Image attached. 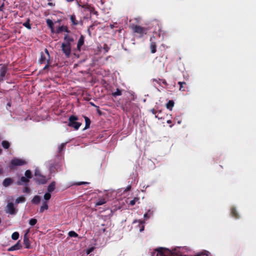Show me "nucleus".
Listing matches in <instances>:
<instances>
[{"label":"nucleus","instance_id":"nucleus-32","mask_svg":"<svg viewBox=\"0 0 256 256\" xmlns=\"http://www.w3.org/2000/svg\"><path fill=\"white\" fill-rule=\"evenodd\" d=\"M138 198H134V200H132L130 202V204L131 205V206H134L135 204H136V201H138Z\"/></svg>","mask_w":256,"mask_h":256},{"label":"nucleus","instance_id":"nucleus-12","mask_svg":"<svg viewBox=\"0 0 256 256\" xmlns=\"http://www.w3.org/2000/svg\"><path fill=\"white\" fill-rule=\"evenodd\" d=\"M62 32H68L67 28L65 26H60L56 30V32L60 33Z\"/></svg>","mask_w":256,"mask_h":256},{"label":"nucleus","instance_id":"nucleus-33","mask_svg":"<svg viewBox=\"0 0 256 256\" xmlns=\"http://www.w3.org/2000/svg\"><path fill=\"white\" fill-rule=\"evenodd\" d=\"M70 20L74 24H77V22H75V16H71Z\"/></svg>","mask_w":256,"mask_h":256},{"label":"nucleus","instance_id":"nucleus-41","mask_svg":"<svg viewBox=\"0 0 256 256\" xmlns=\"http://www.w3.org/2000/svg\"><path fill=\"white\" fill-rule=\"evenodd\" d=\"M46 52L48 54V52L46 50Z\"/></svg>","mask_w":256,"mask_h":256},{"label":"nucleus","instance_id":"nucleus-29","mask_svg":"<svg viewBox=\"0 0 256 256\" xmlns=\"http://www.w3.org/2000/svg\"><path fill=\"white\" fill-rule=\"evenodd\" d=\"M25 176L28 178H30L32 177V174L30 170H27L25 172Z\"/></svg>","mask_w":256,"mask_h":256},{"label":"nucleus","instance_id":"nucleus-4","mask_svg":"<svg viewBox=\"0 0 256 256\" xmlns=\"http://www.w3.org/2000/svg\"><path fill=\"white\" fill-rule=\"evenodd\" d=\"M6 212L10 214H14L16 213V210L14 205L12 202L8 204L6 208Z\"/></svg>","mask_w":256,"mask_h":256},{"label":"nucleus","instance_id":"nucleus-40","mask_svg":"<svg viewBox=\"0 0 256 256\" xmlns=\"http://www.w3.org/2000/svg\"><path fill=\"white\" fill-rule=\"evenodd\" d=\"M167 122L168 123H170L171 121L170 120H168L167 121Z\"/></svg>","mask_w":256,"mask_h":256},{"label":"nucleus","instance_id":"nucleus-37","mask_svg":"<svg viewBox=\"0 0 256 256\" xmlns=\"http://www.w3.org/2000/svg\"><path fill=\"white\" fill-rule=\"evenodd\" d=\"M24 192H29V190H28V188H26L25 190H24Z\"/></svg>","mask_w":256,"mask_h":256},{"label":"nucleus","instance_id":"nucleus-43","mask_svg":"<svg viewBox=\"0 0 256 256\" xmlns=\"http://www.w3.org/2000/svg\"><path fill=\"white\" fill-rule=\"evenodd\" d=\"M234 210H232V213L234 214Z\"/></svg>","mask_w":256,"mask_h":256},{"label":"nucleus","instance_id":"nucleus-7","mask_svg":"<svg viewBox=\"0 0 256 256\" xmlns=\"http://www.w3.org/2000/svg\"><path fill=\"white\" fill-rule=\"evenodd\" d=\"M12 182V180L10 178H6L3 181V185L5 187L8 186L10 185Z\"/></svg>","mask_w":256,"mask_h":256},{"label":"nucleus","instance_id":"nucleus-10","mask_svg":"<svg viewBox=\"0 0 256 256\" xmlns=\"http://www.w3.org/2000/svg\"><path fill=\"white\" fill-rule=\"evenodd\" d=\"M174 106V102L173 100H169L166 104V107L168 109L172 110L173 106Z\"/></svg>","mask_w":256,"mask_h":256},{"label":"nucleus","instance_id":"nucleus-27","mask_svg":"<svg viewBox=\"0 0 256 256\" xmlns=\"http://www.w3.org/2000/svg\"><path fill=\"white\" fill-rule=\"evenodd\" d=\"M37 222V220L36 218H32L29 221V224L30 225L33 226L36 224Z\"/></svg>","mask_w":256,"mask_h":256},{"label":"nucleus","instance_id":"nucleus-44","mask_svg":"<svg viewBox=\"0 0 256 256\" xmlns=\"http://www.w3.org/2000/svg\"><path fill=\"white\" fill-rule=\"evenodd\" d=\"M0 10H2V6L0 7Z\"/></svg>","mask_w":256,"mask_h":256},{"label":"nucleus","instance_id":"nucleus-39","mask_svg":"<svg viewBox=\"0 0 256 256\" xmlns=\"http://www.w3.org/2000/svg\"><path fill=\"white\" fill-rule=\"evenodd\" d=\"M35 175L36 176H38V171H36V172H35Z\"/></svg>","mask_w":256,"mask_h":256},{"label":"nucleus","instance_id":"nucleus-24","mask_svg":"<svg viewBox=\"0 0 256 256\" xmlns=\"http://www.w3.org/2000/svg\"><path fill=\"white\" fill-rule=\"evenodd\" d=\"M38 180L39 181V183L44 184L46 182V180L44 178L40 176V178H37Z\"/></svg>","mask_w":256,"mask_h":256},{"label":"nucleus","instance_id":"nucleus-20","mask_svg":"<svg viewBox=\"0 0 256 256\" xmlns=\"http://www.w3.org/2000/svg\"><path fill=\"white\" fill-rule=\"evenodd\" d=\"M150 50L152 53H154L156 52V45L154 43H151Z\"/></svg>","mask_w":256,"mask_h":256},{"label":"nucleus","instance_id":"nucleus-25","mask_svg":"<svg viewBox=\"0 0 256 256\" xmlns=\"http://www.w3.org/2000/svg\"><path fill=\"white\" fill-rule=\"evenodd\" d=\"M64 40L66 42V44H68V43L70 44V42L73 41V39L72 38L68 36H65Z\"/></svg>","mask_w":256,"mask_h":256},{"label":"nucleus","instance_id":"nucleus-3","mask_svg":"<svg viewBox=\"0 0 256 256\" xmlns=\"http://www.w3.org/2000/svg\"><path fill=\"white\" fill-rule=\"evenodd\" d=\"M26 160L22 159L14 158L10 162V168H12L16 166H20L26 164Z\"/></svg>","mask_w":256,"mask_h":256},{"label":"nucleus","instance_id":"nucleus-13","mask_svg":"<svg viewBox=\"0 0 256 256\" xmlns=\"http://www.w3.org/2000/svg\"><path fill=\"white\" fill-rule=\"evenodd\" d=\"M55 188V183L52 182L51 183L48 188V192H52L54 190Z\"/></svg>","mask_w":256,"mask_h":256},{"label":"nucleus","instance_id":"nucleus-28","mask_svg":"<svg viewBox=\"0 0 256 256\" xmlns=\"http://www.w3.org/2000/svg\"><path fill=\"white\" fill-rule=\"evenodd\" d=\"M68 236L70 237H77L78 236V234L74 231L70 232H68Z\"/></svg>","mask_w":256,"mask_h":256},{"label":"nucleus","instance_id":"nucleus-8","mask_svg":"<svg viewBox=\"0 0 256 256\" xmlns=\"http://www.w3.org/2000/svg\"><path fill=\"white\" fill-rule=\"evenodd\" d=\"M48 204L46 202H43L42 206L40 208V212H42L48 209Z\"/></svg>","mask_w":256,"mask_h":256},{"label":"nucleus","instance_id":"nucleus-23","mask_svg":"<svg viewBox=\"0 0 256 256\" xmlns=\"http://www.w3.org/2000/svg\"><path fill=\"white\" fill-rule=\"evenodd\" d=\"M2 146L5 148H8L10 146V144L7 141H3L2 142Z\"/></svg>","mask_w":256,"mask_h":256},{"label":"nucleus","instance_id":"nucleus-11","mask_svg":"<svg viewBox=\"0 0 256 256\" xmlns=\"http://www.w3.org/2000/svg\"><path fill=\"white\" fill-rule=\"evenodd\" d=\"M134 30L136 32L142 33L143 29L140 26H136L133 27Z\"/></svg>","mask_w":256,"mask_h":256},{"label":"nucleus","instance_id":"nucleus-35","mask_svg":"<svg viewBox=\"0 0 256 256\" xmlns=\"http://www.w3.org/2000/svg\"><path fill=\"white\" fill-rule=\"evenodd\" d=\"M130 188H131L130 186H128L126 188V189H125V191H128V190H130Z\"/></svg>","mask_w":256,"mask_h":256},{"label":"nucleus","instance_id":"nucleus-31","mask_svg":"<svg viewBox=\"0 0 256 256\" xmlns=\"http://www.w3.org/2000/svg\"><path fill=\"white\" fill-rule=\"evenodd\" d=\"M23 25L26 27V28H28V30H30L31 28V26H30V25L29 23V21L28 20L26 22H24Z\"/></svg>","mask_w":256,"mask_h":256},{"label":"nucleus","instance_id":"nucleus-19","mask_svg":"<svg viewBox=\"0 0 256 256\" xmlns=\"http://www.w3.org/2000/svg\"><path fill=\"white\" fill-rule=\"evenodd\" d=\"M18 238L19 234L18 232H14L12 235V238L14 240H17Z\"/></svg>","mask_w":256,"mask_h":256},{"label":"nucleus","instance_id":"nucleus-15","mask_svg":"<svg viewBox=\"0 0 256 256\" xmlns=\"http://www.w3.org/2000/svg\"><path fill=\"white\" fill-rule=\"evenodd\" d=\"M46 22H47L48 25L50 28L51 31L52 32H54V28H53V22H52L51 20H46Z\"/></svg>","mask_w":256,"mask_h":256},{"label":"nucleus","instance_id":"nucleus-22","mask_svg":"<svg viewBox=\"0 0 256 256\" xmlns=\"http://www.w3.org/2000/svg\"><path fill=\"white\" fill-rule=\"evenodd\" d=\"M106 202V200L104 198L99 200L96 204V206H100L104 204Z\"/></svg>","mask_w":256,"mask_h":256},{"label":"nucleus","instance_id":"nucleus-17","mask_svg":"<svg viewBox=\"0 0 256 256\" xmlns=\"http://www.w3.org/2000/svg\"><path fill=\"white\" fill-rule=\"evenodd\" d=\"M51 198V194L48 192H46L44 194V202H46L48 200Z\"/></svg>","mask_w":256,"mask_h":256},{"label":"nucleus","instance_id":"nucleus-36","mask_svg":"<svg viewBox=\"0 0 256 256\" xmlns=\"http://www.w3.org/2000/svg\"><path fill=\"white\" fill-rule=\"evenodd\" d=\"M5 74V70L4 69L3 71L1 72V76H4Z\"/></svg>","mask_w":256,"mask_h":256},{"label":"nucleus","instance_id":"nucleus-1","mask_svg":"<svg viewBox=\"0 0 256 256\" xmlns=\"http://www.w3.org/2000/svg\"><path fill=\"white\" fill-rule=\"evenodd\" d=\"M152 256H186L179 254V248L169 250L164 248H160L152 253ZM194 256H208L207 254L200 253Z\"/></svg>","mask_w":256,"mask_h":256},{"label":"nucleus","instance_id":"nucleus-9","mask_svg":"<svg viewBox=\"0 0 256 256\" xmlns=\"http://www.w3.org/2000/svg\"><path fill=\"white\" fill-rule=\"evenodd\" d=\"M84 44V38L82 36H81L78 41V45H77V48L78 50H80V47Z\"/></svg>","mask_w":256,"mask_h":256},{"label":"nucleus","instance_id":"nucleus-2","mask_svg":"<svg viewBox=\"0 0 256 256\" xmlns=\"http://www.w3.org/2000/svg\"><path fill=\"white\" fill-rule=\"evenodd\" d=\"M77 117L71 116L69 118L68 126L73 127L74 129L78 130L81 126L82 124L76 122Z\"/></svg>","mask_w":256,"mask_h":256},{"label":"nucleus","instance_id":"nucleus-21","mask_svg":"<svg viewBox=\"0 0 256 256\" xmlns=\"http://www.w3.org/2000/svg\"><path fill=\"white\" fill-rule=\"evenodd\" d=\"M28 180L26 176H22L21 178L20 182H18V184H21L23 182H28Z\"/></svg>","mask_w":256,"mask_h":256},{"label":"nucleus","instance_id":"nucleus-34","mask_svg":"<svg viewBox=\"0 0 256 256\" xmlns=\"http://www.w3.org/2000/svg\"><path fill=\"white\" fill-rule=\"evenodd\" d=\"M94 250V248H90L86 250V254H90V252H92Z\"/></svg>","mask_w":256,"mask_h":256},{"label":"nucleus","instance_id":"nucleus-38","mask_svg":"<svg viewBox=\"0 0 256 256\" xmlns=\"http://www.w3.org/2000/svg\"><path fill=\"white\" fill-rule=\"evenodd\" d=\"M144 229V226H142V228L140 229V232H142Z\"/></svg>","mask_w":256,"mask_h":256},{"label":"nucleus","instance_id":"nucleus-18","mask_svg":"<svg viewBox=\"0 0 256 256\" xmlns=\"http://www.w3.org/2000/svg\"><path fill=\"white\" fill-rule=\"evenodd\" d=\"M85 121H86V126L84 128V130L90 127V119L87 117H84Z\"/></svg>","mask_w":256,"mask_h":256},{"label":"nucleus","instance_id":"nucleus-30","mask_svg":"<svg viewBox=\"0 0 256 256\" xmlns=\"http://www.w3.org/2000/svg\"><path fill=\"white\" fill-rule=\"evenodd\" d=\"M112 96H117L121 95L122 92H121L120 90H117L116 92H112Z\"/></svg>","mask_w":256,"mask_h":256},{"label":"nucleus","instance_id":"nucleus-6","mask_svg":"<svg viewBox=\"0 0 256 256\" xmlns=\"http://www.w3.org/2000/svg\"><path fill=\"white\" fill-rule=\"evenodd\" d=\"M22 248V244H20V241H18L17 243L14 246H11L8 249V251H13L16 250H18Z\"/></svg>","mask_w":256,"mask_h":256},{"label":"nucleus","instance_id":"nucleus-46","mask_svg":"<svg viewBox=\"0 0 256 256\" xmlns=\"http://www.w3.org/2000/svg\"><path fill=\"white\" fill-rule=\"evenodd\" d=\"M1 152V150L0 149V153Z\"/></svg>","mask_w":256,"mask_h":256},{"label":"nucleus","instance_id":"nucleus-14","mask_svg":"<svg viewBox=\"0 0 256 256\" xmlns=\"http://www.w3.org/2000/svg\"><path fill=\"white\" fill-rule=\"evenodd\" d=\"M40 198L38 196H36L34 197L32 200V202L34 204H38L40 202Z\"/></svg>","mask_w":256,"mask_h":256},{"label":"nucleus","instance_id":"nucleus-26","mask_svg":"<svg viewBox=\"0 0 256 256\" xmlns=\"http://www.w3.org/2000/svg\"><path fill=\"white\" fill-rule=\"evenodd\" d=\"M25 201V198L24 197H20V198H18L16 200V203H20V202H24Z\"/></svg>","mask_w":256,"mask_h":256},{"label":"nucleus","instance_id":"nucleus-45","mask_svg":"<svg viewBox=\"0 0 256 256\" xmlns=\"http://www.w3.org/2000/svg\"><path fill=\"white\" fill-rule=\"evenodd\" d=\"M180 122H180V121H179V122H178V124H180Z\"/></svg>","mask_w":256,"mask_h":256},{"label":"nucleus","instance_id":"nucleus-42","mask_svg":"<svg viewBox=\"0 0 256 256\" xmlns=\"http://www.w3.org/2000/svg\"><path fill=\"white\" fill-rule=\"evenodd\" d=\"M146 216H147V214H145L144 215V218L146 217Z\"/></svg>","mask_w":256,"mask_h":256},{"label":"nucleus","instance_id":"nucleus-5","mask_svg":"<svg viewBox=\"0 0 256 256\" xmlns=\"http://www.w3.org/2000/svg\"><path fill=\"white\" fill-rule=\"evenodd\" d=\"M62 48L63 52L68 56L70 54V44L63 43L62 45Z\"/></svg>","mask_w":256,"mask_h":256},{"label":"nucleus","instance_id":"nucleus-16","mask_svg":"<svg viewBox=\"0 0 256 256\" xmlns=\"http://www.w3.org/2000/svg\"><path fill=\"white\" fill-rule=\"evenodd\" d=\"M24 242L26 245V248H28L30 246V242L26 236H24Z\"/></svg>","mask_w":256,"mask_h":256}]
</instances>
